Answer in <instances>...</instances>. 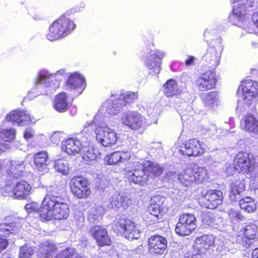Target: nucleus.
<instances>
[{
  "label": "nucleus",
  "instance_id": "obj_59",
  "mask_svg": "<svg viewBox=\"0 0 258 258\" xmlns=\"http://www.w3.org/2000/svg\"><path fill=\"white\" fill-rule=\"evenodd\" d=\"M195 60V57L192 56H189L188 58L185 60V64L187 66L191 65Z\"/></svg>",
  "mask_w": 258,
  "mask_h": 258
},
{
  "label": "nucleus",
  "instance_id": "obj_24",
  "mask_svg": "<svg viewBox=\"0 0 258 258\" xmlns=\"http://www.w3.org/2000/svg\"><path fill=\"white\" fill-rule=\"evenodd\" d=\"M131 204V201L127 197L116 192L110 197L108 207L114 210H117L120 207L126 209Z\"/></svg>",
  "mask_w": 258,
  "mask_h": 258
},
{
  "label": "nucleus",
  "instance_id": "obj_10",
  "mask_svg": "<svg viewBox=\"0 0 258 258\" xmlns=\"http://www.w3.org/2000/svg\"><path fill=\"white\" fill-rule=\"evenodd\" d=\"M120 121L129 128L135 131L143 129L147 125L145 118L136 111L123 113Z\"/></svg>",
  "mask_w": 258,
  "mask_h": 258
},
{
  "label": "nucleus",
  "instance_id": "obj_1",
  "mask_svg": "<svg viewBox=\"0 0 258 258\" xmlns=\"http://www.w3.org/2000/svg\"><path fill=\"white\" fill-rule=\"evenodd\" d=\"M46 191V194L39 210L40 220L48 221L53 219H67L70 214V209L62 196L63 188L60 185H53L47 186Z\"/></svg>",
  "mask_w": 258,
  "mask_h": 258
},
{
  "label": "nucleus",
  "instance_id": "obj_36",
  "mask_svg": "<svg viewBox=\"0 0 258 258\" xmlns=\"http://www.w3.org/2000/svg\"><path fill=\"white\" fill-rule=\"evenodd\" d=\"M204 59L209 63L215 66L218 65L220 59V53H217L213 47L209 48L203 56Z\"/></svg>",
  "mask_w": 258,
  "mask_h": 258
},
{
  "label": "nucleus",
  "instance_id": "obj_34",
  "mask_svg": "<svg viewBox=\"0 0 258 258\" xmlns=\"http://www.w3.org/2000/svg\"><path fill=\"white\" fill-rule=\"evenodd\" d=\"M67 86L72 89L81 88V89L85 87L84 78L78 73H75L71 75L68 81Z\"/></svg>",
  "mask_w": 258,
  "mask_h": 258
},
{
  "label": "nucleus",
  "instance_id": "obj_57",
  "mask_svg": "<svg viewBox=\"0 0 258 258\" xmlns=\"http://www.w3.org/2000/svg\"><path fill=\"white\" fill-rule=\"evenodd\" d=\"M235 170H236L235 169V167H233L232 166L229 165L227 167L226 172L228 175H232L234 174Z\"/></svg>",
  "mask_w": 258,
  "mask_h": 258
},
{
  "label": "nucleus",
  "instance_id": "obj_11",
  "mask_svg": "<svg viewBox=\"0 0 258 258\" xmlns=\"http://www.w3.org/2000/svg\"><path fill=\"white\" fill-rule=\"evenodd\" d=\"M70 188L73 194L79 199L88 198L90 194L88 181L82 176H75L70 181Z\"/></svg>",
  "mask_w": 258,
  "mask_h": 258
},
{
  "label": "nucleus",
  "instance_id": "obj_13",
  "mask_svg": "<svg viewBox=\"0 0 258 258\" xmlns=\"http://www.w3.org/2000/svg\"><path fill=\"white\" fill-rule=\"evenodd\" d=\"M240 88L242 90L244 103L247 106L251 105L258 94L257 83L251 80H246L241 83Z\"/></svg>",
  "mask_w": 258,
  "mask_h": 258
},
{
  "label": "nucleus",
  "instance_id": "obj_20",
  "mask_svg": "<svg viewBox=\"0 0 258 258\" xmlns=\"http://www.w3.org/2000/svg\"><path fill=\"white\" fill-rule=\"evenodd\" d=\"M82 142L77 138L66 139L61 142V150L69 155L75 156L80 153L83 146Z\"/></svg>",
  "mask_w": 258,
  "mask_h": 258
},
{
  "label": "nucleus",
  "instance_id": "obj_35",
  "mask_svg": "<svg viewBox=\"0 0 258 258\" xmlns=\"http://www.w3.org/2000/svg\"><path fill=\"white\" fill-rule=\"evenodd\" d=\"M202 97L205 106L207 107L214 108L218 104L219 97L217 92L212 91L208 93L204 94Z\"/></svg>",
  "mask_w": 258,
  "mask_h": 258
},
{
  "label": "nucleus",
  "instance_id": "obj_32",
  "mask_svg": "<svg viewBox=\"0 0 258 258\" xmlns=\"http://www.w3.org/2000/svg\"><path fill=\"white\" fill-rule=\"evenodd\" d=\"M163 92L167 97H173L178 95L180 93V90L176 82L173 79H170L164 85Z\"/></svg>",
  "mask_w": 258,
  "mask_h": 258
},
{
  "label": "nucleus",
  "instance_id": "obj_15",
  "mask_svg": "<svg viewBox=\"0 0 258 258\" xmlns=\"http://www.w3.org/2000/svg\"><path fill=\"white\" fill-rule=\"evenodd\" d=\"M2 164L1 170L3 167L6 169L7 173L10 177L17 178L20 176L25 169V163L22 160L0 161Z\"/></svg>",
  "mask_w": 258,
  "mask_h": 258
},
{
  "label": "nucleus",
  "instance_id": "obj_19",
  "mask_svg": "<svg viewBox=\"0 0 258 258\" xmlns=\"http://www.w3.org/2000/svg\"><path fill=\"white\" fill-rule=\"evenodd\" d=\"M90 234L96 240L98 246L110 245L111 240L106 230L99 226L92 227L89 231Z\"/></svg>",
  "mask_w": 258,
  "mask_h": 258
},
{
  "label": "nucleus",
  "instance_id": "obj_23",
  "mask_svg": "<svg viewBox=\"0 0 258 258\" xmlns=\"http://www.w3.org/2000/svg\"><path fill=\"white\" fill-rule=\"evenodd\" d=\"M165 53L159 50L152 51L145 60L146 66L150 69H153L155 74H158L160 71L161 59L163 58Z\"/></svg>",
  "mask_w": 258,
  "mask_h": 258
},
{
  "label": "nucleus",
  "instance_id": "obj_47",
  "mask_svg": "<svg viewBox=\"0 0 258 258\" xmlns=\"http://www.w3.org/2000/svg\"><path fill=\"white\" fill-rule=\"evenodd\" d=\"M228 214L229 219L233 223H235L243 219V217L240 213L234 209L229 210L228 211Z\"/></svg>",
  "mask_w": 258,
  "mask_h": 258
},
{
  "label": "nucleus",
  "instance_id": "obj_30",
  "mask_svg": "<svg viewBox=\"0 0 258 258\" xmlns=\"http://www.w3.org/2000/svg\"><path fill=\"white\" fill-rule=\"evenodd\" d=\"M242 125L245 131L258 134V120L254 116L251 114L245 115Z\"/></svg>",
  "mask_w": 258,
  "mask_h": 258
},
{
  "label": "nucleus",
  "instance_id": "obj_55",
  "mask_svg": "<svg viewBox=\"0 0 258 258\" xmlns=\"http://www.w3.org/2000/svg\"><path fill=\"white\" fill-rule=\"evenodd\" d=\"M251 19L254 25L258 28V12L254 13L252 16Z\"/></svg>",
  "mask_w": 258,
  "mask_h": 258
},
{
  "label": "nucleus",
  "instance_id": "obj_6",
  "mask_svg": "<svg viewBox=\"0 0 258 258\" xmlns=\"http://www.w3.org/2000/svg\"><path fill=\"white\" fill-rule=\"evenodd\" d=\"M235 169L239 171V173L243 175L246 174L251 175L252 174L258 173V162L252 154L246 152H239L234 160Z\"/></svg>",
  "mask_w": 258,
  "mask_h": 258
},
{
  "label": "nucleus",
  "instance_id": "obj_39",
  "mask_svg": "<svg viewBox=\"0 0 258 258\" xmlns=\"http://www.w3.org/2000/svg\"><path fill=\"white\" fill-rule=\"evenodd\" d=\"M240 208L247 213H252L256 209L254 201L250 197L241 199L239 203Z\"/></svg>",
  "mask_w": 258,
  "mask_h": 258
},
{
  "label": "nucleus",
  "instance_id": "obj_42",
  "mask_svg": "<svg viewBox=\"0 0 258 258\" xmlns=\"http://www.w3.org/2000/svg\"><path fill=\"white\" fill-rule=\"evenodd\" d=\"M16 132L13 128L4 130L0 128V138L7 142H10L15 138Z\"/></svg>",
  "mask_w": 258,
  "mask_h": 258
},
{
  "label": "nucleus",
  "instance_id": "obj_8",
  "mask_svg": "<svg viewBox=\"0 0 258 258\" xmlns=\"http://www.w3.org/2000/svg\"><path fill=\"white\" fill-rule=\"evenodd\" d=\"M101 110L99 111L95 116L93 122L95 124L98 123V126L95 129L96 138L103 146L108 147L114 144L117 141V134L115 131L107 125H99L100 115L102 114Z\"/></svg>",
  "mask_w": 258,
  "mask_h": 258
},
{
  "label": "nucleus",
  "instance_id": "obj_25",
  "mask_svg": "<svg viewBox=\"0 0 258 258\" xmlns=\"http://www.w3.org/2000/svg\"><path fill=\"white\" fill-rule=\"evenodd\" d=\"M222 192L218 190L211 189L208 191L204 198L206 200V207L208 209H214L222 203Z\"/></svg>",
  "mask_w": 258,
  "mask_h": 258
},
{
  "label": "nucleus",
  "instance_id": "obj_31",
  "mask_svg": "<svg viewBox=\"0 0 258 258\" xmlns=\"http://www.w3.org/2000/svg\"><path fill=\"white\" fill-rule=\"evenodd\" d=\"M98 151L92 145L88 144V146L83 145L80 152L82 159L87 163L89 162L95 160L97 158Z\"/></svg>",
  "mask_w": 258,
  "mask_h": 258
},
{
  "label": "nucleus",
  "instance_id": "obj_18",
  "mask_svg": "<svg viewBox=\"0 0 258 258\" xmlns=\"http://www.w3.org/2000/svg\"><path fill=\"white\" fill-rule=\"evenodd\" d=\"M215 74L209 70L199 76L196 81V86L201 91H206L213 88L216 84Z\"/></svg>",
  "mask_w": 258,
  "mask_h": 258
},
{
  "label": "nucleus",
  "instance_id": "obj_2",
  "mask_svg": "<svg viewBox=\"0 0 258 258\" xmlns=\"http://www.w3.org/2000/svg\"><path fill=\"white\" fill-rule=\"evenodd\" d=\"M125 170L128 181L139 184H145L149 177L159 176L163 172L162 168L158 164L149 161L134 162L131 170L126 167Z\"/></svg>",
  "mask_w": 258,
  "mask_h": 258
},
{
  "label": "nucleus",
  "instance_id": "obj_27",
  "mask_svg": "<svg viewBox=\"0 0 258 258\" xmlns=\"http://www.w3.org/2000/svg\"><path fill=\"white\" fill-rule=\"evenodd\" d=\"M131 157V153L125 151H116L107 155L104 161L107 164L115 165L128 160Z\"/></svg>",
  "mask_w": 258,
  "mask_h": 258
},
{
  "label": "nucleus",
  "instance_id": "obj_7",
  "mask_svg": "<svg viewBox=\"0 0 258 258\" xmlns=\"http://www.w3.org/2000/svg\"><path fill=\"white\" fill-rule=\"evenodd\" d=\"M56 74H50L46 70L41 71L36 81V86L32 90H38L41 94H47L55 90L59 86Z\"/></svg>",
  "mask_w": 258,
  "mask_h": 258
},
{
  "label": "nucleus",
  "instance_id": "obj_60",
  "mask_svg": "<svg viewBox=\"0 0 258 258\" xmlns=\"http://www.w3.org/2000/svg\"><path fill=\"white\" fill-rule=\"evenodd\" d=\"M32 137V133L30 131H26L24 134V138L26 139H29Z\"/></svg>",
  "mask_w": 258,
  "mask_h": 258
},
{
  "label": "nucleus",
  "instance_id": "obj_45",
  "mask_svg": "<svg viewBox=\"0 0 258 258\" xmlns=\"http://www.w3.org/2000/svg\"><path fill=\"white\" fill-rule=\"evenodd\" d=\"M164 100L162 99L159 102L150 105L148 109V112L152 116L159 114L161 111Z\"/></svg>",
  "mask_w": 258,
  "mask_h": 258
},
{
  "label": "nucleus",
  "instance_id": "obj_64",
  "mask_svg": "<svg viewBox=\"0 0 258 258\" xmlns=\"http://www.w3.org/2000/svg\"><path fill=\"white\" fill-rule=\"evenodd\" d=\"M208 35V32H207V31H206L205 32V33H204V36H205V37H207V35Z\"/></svg>",
  "mask_w": 258,
  "mask_h": 258
},
{
  "label": "nucleus",
  "instance_id": "obj_3",
  "mask_svg": "<svg viewBox=\"0 0 258 258\" xmlns=\"http://www.w3.org/2000/svg\"><path fill=\"white\" fill-rule=\"evenodd\" d=\"M137 92H127L122 94H117L112 95L110 98V101L105 103L99 109V112L104 110L105 108L106 111L110 115L116 114L120 111L121 107L127 103H131L138 98Z\"/></svg>",
  "mask_w": 258,
  "mask_h": 258
},
{
  "label": "nucleus",
  "instance_id": "obj_44",
  "mask_svg": "<svg viewBox=\"0 0 258 258\" xmlns=\"http://www.w3.org/2000/svg\"><path fill=\"white\" fill-rule=\"evenodd\" d=\"M34 253V248L29 245L25 244L21 247L19 256L20 258H32Z\"/></svg>",
  "mask_w": 258,
  "mask_h": 258
},
{
  "label": "nucleus",
  "instance_id": "obj_38",
  "mask_svg": "<svg viewBox=\"0 0 258 258\" xmlns=\"http://www.w3.org/2000/svg\"><path fill=\"white\" fill-rule=\"evenodd\" d=\"M47 158L48 155L45 152H39L35 155L34 162L38 170L43 171L46 168Z\"/></svg>",
  "mask_w": 258,
  "mask_h": 258
},
{
  "label": "nucleus",
  "instance_id": "obj_48",
  "mask_svg": "<svg viewBox=\"0 0 258 258\" xmlns=\"http://www.w3.org/2000/svg\"><path fill=\"white\" fill-rule=\"evenodd\" d=\"M15 223H1L0 224V232H3L6 235L9 233H13V227H15Z\"/></svg>",
  "mask_w": 258,
  "mask_h": 258
},
{
  "label": "nucleus",
  "instance_id": "obj_61",
  "mask_svg": "<svg viewBox=\"0 0 258 258\" xmlns=\"http://www.w3.org/2000/svg\"><path fill=\"white\" fill-rule=\"evenodd\" d=\"M252 258H258V248L255 249L252 251Z\"/></svg>",
  "mask_w": 258,
  "mask_h": 258
},
{
  "label": "nucleus",
  "instance_id": "obj_63",
  "mask_svg": "<svg viewBox=\"0 0 258 258\" xmlns=\"http://www.w3.org/2000/svg\"><path fill=\"white\" fill-rule=\"evenodd\" d=\"M88 131V128L87 127H85L84 130L81 133L80 135L84 134V133Z\"/></svg>",
  "mask_w": 258,
  "mask_h": 258
},
{
  "label": "nucleus",
  "instance_id": "obj_40",
  "mask_svg": "<svg viewBox=\"0 0 258 258\" xmlns=\"http://www.w3.org/2000/svg\"><path fill=\"white\" fill-rule=\"evenodd\" d=\"M56 246L52 242L46 241L41 245L39 248V252L43 257L47 258L54 252Z\"/></svg>",
  "mask_w": 258,
  "mask_h": 258
},
{
  "label": "nucleus",
  "instance_id": "obj_50",
  "mask_svg": "<svg viewBox=\"0 0 258 258\" xmlns=\"http://www.w3.org/2000/svg\"><path fill=\"white\" fill-rule=\"evenodd\" d=\"M25 209L28 213H30L31 211H37L39 214V210L41 209V207H39V205L37 203H30L26 205Z\"/></svg>",
  "mask_w": 258,
  "mask_h": 258
},
{
  "label": "nucleus",
  "instance_id": "obj_22",
  "mask_svg": "<svg viewBox=\"0 0 258 258\" xmlns=\"http://www.w3.org/2000/svg\"><path fill=\"white\" fill-rule=\"evenodd\" d=\"M257 229V226L255 224L246 225L245 227L241 228L236 234V241L243 245L248 244L249 240L254 238Z\"/></svg>",
  "mask_w": 258,
  "mask_h": 258
},
{
  "label": "nucleus",
  "instance_id": "obj_21",
  "mask_svg": "<svg viewBox=\"0 0 258 258\" xmlns=\"http://www.w3.org/2000/svg\"><path fill=\"white\" fill-rule=\"evenodd\" d=\"M215 241L213 235H203L196 238L194 245V252L201 255L206 253Z\"/></svg>",
  "mask_w": 258,
  "mask_h": 258
},
{
  "label": "nucleus",
  "instance_id": "obj_62",
  "mask_svg": "<svg viewBox=\"0 0 258 258\" xmlns=\"http://www.w3.org/2000/svg\"><path fill=\"white\" fill-rule=\"evenodd\" d=\"M207 160V162L209 164H212L214 163V158L211 156L208 157Z\"/></svg>",
  "mask_w": 258,
  "mask_h": 258
},
{
  "label": "nucleus",
  "instance_id": "obj_58",
  "mask_svg": "<svg viewBox=\"0 0 258 258\" xmlns=\"http://www.w3.org/2000/svg\"><path fill=\"white\" fill-rule=\"evenodd\" d=\"M208 131L209 132V135H213L216 132V126L214 124H211L209 127Z\"/></svg>",
  "mask_w": 258,
  "mask_h": 258
},
{
  "label": "nucleus",
  "instance_id": "obj_28",
  "mask_svg": "<svg viewBox=\"0 0 258 258\" xmlns=\"http://www.w3.org/2000/svg\"><path fill=\"white\" fill-rule=\"evenodd\" d=\"M245 176L241 173H239L237 179L233 180L230 185L231 195L230 198L233 200H235V196L240 195L245 189Z\"/></svg>",
  "mask_w": 258,
  "mask_h": 258
},
{
  "label": "nucleus",
  "instance_id": "obj_17",
  "mask_svg": "<svg viewBox=\"0 0 258 258\" xmlns=\"http://www.w3.org/2000/svg\"><path fill=\"white\" fill-rule=\"evenodd\" d=\"M254 0H230L233 4L232 14L230 19H242L246 13V11L253 6Z\"/></svg>",
  "mask_w": 258,
  "mask_h": 258
},
{
  "label": "nucleus",
  "instance_id": "obj_12",
  "mask_svg": "<svg viewBox=\"0 0 258 258\" xmlns=\"http://www.w3.org/2000/svg\"><path fill=\"white\" fill-rule=\"evenodd\" d=\"M117 230L122 233L124 237L129 240L137 239L140 236V230L139 227L130 220H121L116 223Z\"/></svg>",
  "mask_w": 258,
  "mask_h": 258
},
{
  "label": "nucleus",
  "instance_id": "obj_29",
  "mask_svg": "<svg viewBox=\"0 0 258 258\" xmlns=\"http://www.w3.org/2000/svg\"><path fill=\"white\" fill-rule=\"evenodd\" d=\"M31 186L25 181L17 182L14 185L13 195L15 198L24 199L30 194Z\"/></svg>",
  "mask_w": 258,
  "mask_h": 258
},
{
  "label": "nucleus",
  "instance_id": "obj_54",
  "mask_svg": "<svg viewBox=\"0 0 258 258\" xmlns=\"http://www.w3.org/2000/svg\"><path fill=\"white\" fill-rule=\"evenodd\" d=\"M10 147V145L8 143H0V154L7 151Z\"/></svg>",
  "mask_w": 258,
  "mask_h": 258
},
{
  "label": "nucleus",
  "instance_id": "obj_51",
  "mask_svg": "<svg viewBox=\"0 0 258 258\" xmlns=\"http://www.w3.org/2000/svg\"><path fill=\"white\" fill-rule=\"evenodd\" d=\"M61 134V133L60 132L54 133L50 137L51 141L54 144H58L60 141Z\"/></svg>",
  "mask_w": 258,
  "mask_h": 258
},
{
  "label": "nucleus",
  "instance_id": "obj_16",
  "mask_svg": "<svg viewBox=\"0 0 258 258\" xmlns=\"http://www.w3.org/2000/svg\"><path fill=\"white\" fill-rule=\"evenodd\" d=\"M179 150L182 155L188 156H198L205 152V149L202 144L197 139H194L188 140Z\"/></svg>",
  "mask_w": 258,
  "mask_h": 258
},
{
  "label": "nucleus",
  "instance_id": "obj_46",
  "mask_svg": "<svg viewBox=\"0 0 258 258\" xmlns=\"http://www.w3.org/2000/svg\"><path fill=\"white\" fill-rule=\"evenodd\" d=\"M14 184L11 181H8V182L0 189V192L3 196H12L13 195Z\"/></svg>",
  "mask_w": 258,
  "mask_h": 258
},
{
  "label": "nucleus",
  "instance_id": "obj_26",
  "mask_svg": "<svg viewBox=\"0 0 258 258\" xmlns=\"http://www.w3.org/2000/svg\"><path fill=\"white\" fill-rule=\"evenodd\" d=\"M9 121H13L18 125H24L31 121L30 114L26 111L14 110L8 114L6 118Z\"/></svg>",
  "mask_w": 258,
  "mask_h": 258
},
{
  "label": "nucleus",
  "instance_id": "obj_5",
  "mask_svg": "<svg viewBox=\"0 0 258 258\" xmlns=\"http://www.w3.org/2000/svg\"><path fill=\"white\" fill-rule=\"evenodd\" d=\"M75 27L72 21L62 16L50 26L46 38L51 41L58 40L69 34Z\"/></svg>",
  "mask_w": 258,
  "mask_h": 258
},
{
  "label": "nucleus",
  "instance_id": "obj_43",
  "mask_svg": "<svg viewBox=\"0 0 258 258\" xmlns=\"http://www.w3.org/2000/svg\"><path fill=\"white\" fill-rule=\"evenodd\" d=\"M54 168L56 171L63 175L67 174L69 170L68 163L62 159L57 160L55 162Z\"/></svg>",
  "mask_w": 258,
  "mask_h": 258
},
{
  "label": "nucleus",
  "instance_id": "obj_33",
  "mask_svg": "<svg viewBox=\"0 0 258 258\" xmlns=\"http://www.w3.org/2000/svg\"><path fill=\"white\" fill-rule=\"evenodd\" d=\"M202 220L203 224L205 225V226H207L217 228L220 219L216 217L212 212H202Z\"/></svg>",
  "mask_w": 258,
  "mask_h": 258
},
{
  "label": "nucleus",
  "instance_id": "obj_37",
  "mask_svg": "<svg viewBox=\"0 0 258 258\" xmlns=\"http://www.w3.org/2000/svg\"><path fill=\"white\" fill-rule=\"evenodd\" d=\"M67 97L64 93H59L56 97L54 107L56 110L59 112H63L69 108V104L67 102Z\"/></svg>",
  "mask_w": 258,
  "mask_h": 258
},
{
  "label": "nucleus",
  "instance_id": "obj_14",
  "mask_svg": "<svg viewBox=\"0 0 258 258\" xmlns=\"http://www.w3.org/2000/svg\"><path fill=\"white\" fill-rule=\"evenodd\" d=\"M149 251L152 255H161L166 253L167 248L166 239L159 235L151 236L148 240Z\"/></svg>",
  "mask_w": 258,
  "mask_h": 258
},
{
  "label": "nucleus",
  "instance_id": "obj_49",
  "mask_svg": "<svg viewBox=\"0 0 258 258\" xmlns=\"http://www.w3.org/2000/svg\"><path fill=\"white\" fill-rule=\"evenodd\" d=\"M74 252V249L72 248H67L60 252L56 257V258H71ZM76 258H83L82 257H77Z\"/></svg>",
  "mask_w": 258,
  "mask_h": 258
},
{
  "label": "nucleus",
  "instance_id": "obj_52",
  "mask_svg": "<svg viewBox=\"0 0 258 258\" xmlns=\"http://www.w3.org/2000/svg\"><path fill=\"white\" fill-rule=\"evenodd\" d=\"M8 245L7 240L2 237H0V251L5 249Z\"/></svg>",
  "mask_w": 258,
  "mask_h": 258
},
{
  "label": "nucleus",
  "instance_id": "obj_4",
  "mask_svg": "<svg viewBox=\"0 0 258 258\" xmlns=\"http://www.w3.org/2000/svg\"><path fill=\"white\" fill-rule=\"evenodd\" d=\"M178 178L181 184L187 186L204 182L209 179V175L206 168L194 165L180 173Z\"/></svg>",
  "mask_w": 258,
  "mask_h": 258
},
{
  "label": "nucleus",
  "instance_id": "obj_56",
  "mask_svg": "<svg viewBox=\"0 0 258 258\" xmlns=\"http://www.w3.org/2000/svg\"><path fill=\"white\" fill-rule=\"evenodd\" d=\"M145 220L149 224H153L152 220V216L150 215V213H147L145 215L144 217Z\"/></svg>",
  "mask_w": 258,
  "mask_h": 258
},
{
  "label": "nucleus",
  "instance_id": "obj_53",
  "mask_svg": "<svg viewBox=\"0 0 258 258\" xmlns=\"http://www.w3.org/2000/svg\"><path fill=\"white\" fill-rule=\"evenodd\" d=\"M185 258H203L200 254H197L195 252L191 253H187L185 254Z\"/></svg>",
  "mask_w": 258,
  "mask_h": 258
},
{
  "label": "nucleus",
  "instance_id": "obj_9",
  "mask_svg": "<svg viewBox=\"0 0 258 258\" xmlns=\"http://www.w3.org/2000/svg\"><path fill=\"white\" fill-rule=\"evenodd\" d=\"M196 219L191 214H181L175 227L176 233L180 236L189 235L197 228Z\"/></svg>",
  "mask_w": 258,
  "mask_h": 258
},
{
  "label": "nucleus",
  "instance_id": "obj_41",
  "mask_svg": "<svg viewBox=\"0 0 258 258\" xmlns=\"http://www.w3.org/2000/svg\"><path fill=\"white\" fill-rule=\"evenodd\" d=\"M161 208L158 204L152 202L148 207V212L152 216L153 224L158 221V216L160 214Z\"/></svg>",
  "mask_w": 258,
  "mask_h": 258
}]
</instances>
